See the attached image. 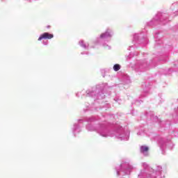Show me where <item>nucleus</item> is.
<instances>
[{"mask_svg":"<svg viewBox=\"0 0 178 178\" xmlns=\"http://www.w3.org/2000/svg\"><path fill=\"white\" fill-rule=\"evenodd\" d=\"M149 149L147 146H141L140 147V152H148Z\"/></svg>","mask_w":178,"mask_h":178,"instance_id":"2","label":"nucleus"},{"mask_svg":"<svg viewBox=\"0 0 178 178\" xmlns=\"http://www.w3.org/2000/svg\"><path fill=\"white\" fill-rule=\"evenodd\" d=\"M113 70H115V72H118V70H120V65L119 64L114 65Z\"/></svg>","mask_w":178,"mask_h":178,"instance_id":"3","label":"nucleus"},{"mask_svg":"<svg viewBox=\"0 0 178 178\" xmlns=\"http://www.w3.org/2000/svg\"><path fill=\"white\" fill-rule=\"evenodd\" d=\"M54 37V34H51L49 33H44L40 35L39 38L38 39V41H41V40H51Z\"/></svg>","mask_w":178,"mask_h":178,"instance_id":"1","label":"nucleus"},{"mask_svg":"<svg viewBox=\"0 0 178 178\" xmlns=\"http://www.w3.org/2000/svg\"><path fill=\"white\" fill-rule=\"evenodd\" d=\"M106 37H109V33L108 32H106L104 33H102L100 35V38H106Z\"/></svg>","mask_w":178,"mask_h":178,"instance_id":"4","label":"nucleus"}]
</instances>
